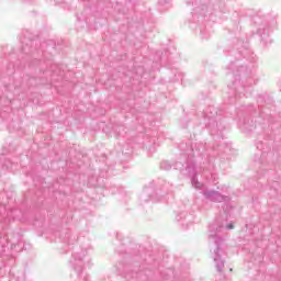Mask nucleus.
<instances>
[{
    "instance_id": "obj_1",
    "label": "nucleus",
    "mask_w": 281,
    "mask_h": 281,
    "mask_svg": "<svg viewBox=\"0 0 281 281\" xmlns=\"http://www.w3.org/2000/svg\"><path fill=\"white\" fill-rule=\"evenodd\" d=\"M228 229H234V225H228Z\"/></svg>"
}]
</instances>
